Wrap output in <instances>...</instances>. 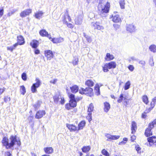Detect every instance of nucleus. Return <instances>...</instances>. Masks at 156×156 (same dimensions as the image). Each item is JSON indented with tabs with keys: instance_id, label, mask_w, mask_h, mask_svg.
<instances>
[{
	"instance_id": "obj_57",
	"label": "nucleus",
	"mask_w": 156,
	"mask_h": 156,
	"mask_svg": "<svg viewBox=\"0 0 156 156\" xmlns=\"http://www.w3.org/2000/svg\"><path fill=\"white\" fill-rule=\"evenodd\" d=\"M61 101H60V103L61 104L63 105L65 103V100L64 98L63 97H60Z\"/></svg>"
},
{
	"instance_id": "obj_33",
	"label": "nucleus",
	"mask_w": 156,
	"mask_h": 156,
	"mask_svg": "<svg viewBox=\"0 0 156 156\" xmlns=\"http://www.w3.org/2000/svg\"><path fill=\"white\" fill-rule=\"evenodd\" d=\"M19 45L17 43H15L12 46L7 47V50L8 51H10L11 52H12L13 50L15 49L16 47Z\"/></svg>"
},
{
	"instance_id": "obj_49",
	"label": "nucleus",
	"mask_w": 156,
	"mask_h": 156,
	"mask_svg": "<svg viewBox=\"0 0 156 156\" xmlns=\"http://www.w3.org/2000/svg\"><path fill=\"white\" fill-rule=\"evenodd\" d=\"M128 141V139L125 137L123 139V140L119 143V144H125Z\"/></svg>"
},
{
	"instance_id": "obj_24",
	"label": "nucleus",
	"mask_w": 156,
	"mask_h": 156,
	"mask_svg": "<svg viewBox=\"0 0 156 156\" xmlns=\"http://www.w3.org/2000/svg\"><path fill=\"white\" fill-rule=\"evenodd\" d=\"M70 89L72 93L75 94L78 91L79 88L77 85H74L70 87Z\"/></svg>"
},
{
	"instance_id": "obj_6",
	"label": "nucleus",
	"mask_w": 156,
	"mask_h": 156,
	"mask_svg": "<svg viewBox=\"0 0 156 156\" xmlns=\"http://www.w3.org/2000/svg\"><path fill=\"white\" fill-rule=\"evenodd\" d=\"M79 92L81 94H84L90 97L94 95L93 89L90 87H87L85 89L81 87L79 90Z\"/></svg>"
},
{
	"instance_id": "obj_25",
	"label": "nucleus",
	"mask_w": 156,
	"mask_h": 156,
	"mask_svg": "<svg viewBox=\"0 0 156 156\" xmlns=\"http://www.w3.org/2000/svg\"><path fill=\"white\" fill-rule=\"evenodd\" d=\"M94 89L95 91V93L97 95H100V86L98 83L95 84L94 87Z\"/></svg>"
},
{
	"instance_id": "obj_60",
	"label": "nucleus",
	"mask_w": 156,
	"mask_h": 156,
	"mask_svg": "<svg viewBox=\"0 0 156 156\" xmlns=\"http://www.w3.org/2000/svg\"><path fill=\"white\" fill-rule=\"evenodd\" d=\"M82 99V97H77L75 98V100L76 101V102H78L81 100Z\"/></svg>"
},
{
	"instance_id": "obj_26",
	"label": "nucleus",
	"mask_w": 156,
	"mask_h": 156,
	"mask_svg": "<svg viewBox=\"0 0 156 156\" xmlns=\"http://www.w3.org/2000/svg\"><path fill=\"white\" fill-rule=\"evenodd\" d=\"M86 124V122L84 120L81 121L78 124L77 128L78 131L82 129L85 126Z\"/></svg>"
},
{
	"instance_id": "obj_36",
	"label": "nucleus",
	"mask_w": 156,
	"mask_h": 156,
	"mask_svg": "<svg viewBox=\"0 0 156 156\" xmlns=\"http://www.w3.org/2000/svg\"><path fill=\"white\" fill-rule=\"evenodd\" d=\"M43 14V13L42 12V11H38L35 13L34 16L36 18L38 19H40L41 18V17Z\"/></svg>"
},
{
	"instance_id": "obj_53",
	"label": "nucleus",
	"mask_w": 156,
	"mask_h": 156,
	"mask_svg": "<svg viewBox=\"0 0 156 156\" xmlns=\"http://www.w3.org/2000/svg\"><path fill=\"white\" fill-rule=\"evenodd\" d=\"M136 138V136L135 135H132L131 137L130 140L132 142H134Z\"/></svg>"
},
{
	"instance_id": "obj_1",
	"label": "nucleus",
	"mask_w": 156,
	"mask_h": 156,
	"mask_svg": "<svg viewBox=\"0 0 156 156\" xmlns=\"http://www.w3.org/2000/svg\"><path fill=\"white\" fill-rule=\"evenodd\" d=\"M10 142L9 143L7 137L5 136L3 138L2 143L3 145L7 149H9L13 147L15 143L18 146H20L21 144V142L19 139L17 138L16 136H11L9 138Z\"/></svg>"
},
{
	"instance_id": "obj_44",
	"label": "nucleus",
	"mask_w": 156,
	"mask_h": 156,
	"mask_svg": "<svg viewBox=\"0 0 156 156\" xmlns=\"http://www.w3.org/2000/svg\"><path fill=\"white\" fill-rule=\"evenodd\" d=\"M149 112H147V111H146V109L145 110V111L141 115V117L142 119H146L147 116V114L149 113Z\"/></svg>"
},
{
	"instance_id": "obj_43",
	"label": "nucleus",
	"mask_w": 156,
	"mask_h": 156,
	"mask_svg": "<svg viewBox=\"0 0 156 156\" xmlns=\"http://www.w3.org/2000/svg\"><path fill=\"white\" fill-rule=\"evenodd\" d=\"M119 4L121 9H124L125 8V0H120L119 1Z\"/></svg>"
},
{
	"instance_id": "obj_7",
	"label": "nucleus",
	"mask_w": 156,
	"mask_h": 156,
	"mask_svg": "<svg viewBox=\"0 0 156 156\" xmlns=\"http://www.w3.org/2000/svg\"><path fill=\"white\" fill-rule=\"evenodd\" d=\"M35 81L36 83H33L31 87V92L33 93H35L37 91V88L39 87L41 84V82L38 78H36Z\"/></svg>"
},
{
	"instance_id": "obj_10",
	"label": "nucleus",
	"mask_w": 156,
	"mask_h": 156,
	"mask_svg": "<svg viewBox=\"0 0 156 156\" xmlns=\"http://www.w3.org/2000/svg\"><path fill=\"white\" fill-rule=\"evenodd\" d=\"M123 100H124L123 104L126 107L128 104L129 100L127 99L126 97L124 98L123 94H121L120 95L117 101L118 103H120L122 102Z\"/></svg>"
},
{
	"instance_id": "obj_32",
	"label": "nucleus",
	"mask_w": 156,
	"mask_h": 156,
	"mask_svg": "<svg viewBox=\"0 0 156 156\" xmlns=\"http://www.w3.org/2000/svg\"><path fill=\"white\" fill-rule=\"evenodd\" d=\"M127 30L129 32H133L135 30L134 26L132 24L128 25L126 27Z\"/></svg>"
},
{
	"instance_id": "obj_17",
	"label": "nucleus",
	"mask_w": 156,
	"mask_h": 156,
	"mask_svg": "<svg viewBox=\"0 0 156 156\" xmlns=\"http://www.w3.org/2000/svg\"><path fill=\"white\" fill-rule=\"evenodd\" d=\"M92 25L94 30H101L104 29V27L98 22L93 23Z\"/></svg>"
},
{
	"instance_id": "obj_38",
	"label": "nucleus",
	"mask_w": 156,
	"mask_h": 156,
	"mask_svg": "<svg viewBox=\"0 0 156 156\" xmlns=\"http://www.w3.org/2000/svg\"><path fill=\"white\" fill-rule=\"evenodd\" d=\"M131 85L130 82L129 81H127L125 83L124 86V88L125 90H127L129 89Z\"/></svg>"
},
{
	"instance_id": "obj_20",
	"label": "nucleus",
	"mask_w": 156,
	"mask_h": 156,
	"mask_svg": "<svg viewBox=\"0 0 156 156\" xmlns=\"http://www.w3.org/2000/svg\"><path fill=\"white\" fill-rule=\"evenodd\" d=\"M137 129L136 123L134 121H133L131 123V133L134 134L136 133Z\"/></svg>"
},
{
	"instance_id": "obj_13",
	"label": "nucleus",
	"mask_w": 156,
	"mask_h": 156,
	"mask_svg": "<svg viewBox=\"0 0 156 156\" xmlns=\"http://www.w3.org/2000/svg\"><path fill=\"white\" fill-rule=\"evenodd\" d=\"M46 112L44 110H39L36 112L35 115V118L37 119H40L45 115Z\"/></svg>"
},
{
	"instance_id": "obj_9",
	"label": "nucleus",
	"mask_w": 156,
	"mask_h": 156,
	"mask_svg": "<svg viewBox=\"0 0 156 156\" xmlns=\"http://www.w3.org/2000/svg\"><path fill=\"white\" fill-rule=\"evenodd\" d=\"M49 36L50 37H49V39L54 44L61 43L63 42L64 41V38L61 37L52 38L51 35H49Z\"/></svg>"
},
{
	"instance_id": "obj_58",
	"label": "nucleus",
	"mask_w": 156,
	"mask_h": 156,
	"mask_svg": "<svg viewBox=\"0 0 156 156\" xmlns=\"http://www.w3.org/2000/svg\"><path fill=\"white\" fill-rule=\"evenodd\" d=\"M151 102L154 105L156 104V97H154L152 99Z\"/></svg>"
},
{
	"instance_id": "obj_29",
	"label": "nucleus",
	"mask_w": 156,
	"mask_h": 156,
	"mask_svg": "<svg viewBox=\"0 0 156 156\" xmlns=\"http://www.w3.org/2000/svg\"><path fill=\"white\" fill-rule=\"evenodd\" d=\"M112 20L114 23H119L121 22V19L118 15H115L113 16Z\"/></svg>"
},
{
	"instance_id": "obj_16",
	"label": "nucleus",
	"mask_w": 156,
	"mask_h": 156,
	"mask_svg": "<svg viewBox=\"0 0 156 156\" xmlns=\"http://www.w3.org/2000/svg\"><path fill=\"white\" fill-rule=\"evenodd\" d=\"M16 43L20 45L24 44L25 43V41L23 36L21 35L18 36L17 37V42Z\"/></svg>"
},
{
	"instance_id": "obj_8",
	"label": "nucleus",
	"mask_w": 156,
	"mask_h": 156,
	"mask_svg": "<svg viewBox=\"0 0 156 156\" xmlns=\"http://www.w3.org/2000/svg\"><path fill=\"white\" fill-rule=\"evenodd\" d=\"M55 52H53L50 50L44 51V55L47 60H51L54 57Z\"/></svg>"
},
{
	"instance_id": "obj_31",
	"label": "nucleus",
	"mask_w": 156,
	"mask_h": 156,
	"mask_svg": "<svg viewBox=\"0 0 156 156\" xmlns=\"http://www.w3.org/2000/svg\"><path fill=\"white\" fill-rule=\"evenodd\" d=\"M109 69H111L108 63L105 64L102 66V70L104 72H107L109 71Z\"/></svg>"
},
{
	"instance_id": "obj_3",
	"label": "nucleus",
	"mask_w": 156,
	"mask_h": 156,
	"mask_svg": "<svg viewBox=\"0 0 156 156\" xmlns=\"http://www.w3.org/2000/svg\"><path fill=\"white\" fill-rule=\"evenodd\" d=\"M69 98H70L69 102L66 103L65 105V108L68 110H71L73 108L76 107L77 102L75 100V95L73 94H69L68 95Z\"/></svg>"
},
{
	"instance_id": "obj_62",
	"label": "nucleus",
	"mask_w": 156,
	"mask_h": 156,
	"mask_svg": "<svg viewBox=\"0 0 156 156\" xmlns=\"http://www.w3.org/2000/svg\"><path fill=\"white\" fill-rule=\"evenodd\" d=\"M5 154L6 156H12V154L9 151L6 152Z\"/></svg>"
},
{
	"instance_id": "obj_41",
	"label": "nucleus",
	"mask_w": 156,
	"mask_h": 156,
	"mask_svg": "<svg viewBox=\"0 0 156 156\" xmlns=\"http://www.w3.org/2000/svg\"><path fill=\"white\" fill-rule=\"evenodd\" d=\"M78 58L76 56L74 57L72 63L73 65H76L78 64Z\"/></svg>"
},
{
	"instance_id": "obj_22",
	"label": "nucleus",
	"mask_w": 156,
	"mask_h": 156,
	"mask_svg": "<svg viewBox=\"0 0 156 156\" xmlns=\"http://www.w3.org/2000/svg\"><path fill=\"white\" fill-rule=\"evenodd\" d=\"M39 34L41 36L43 37H46L48 38L50 37L49 35H51L50 34H49L44 29L41 30L39 31Z\"/></svg>"
},
{
	"instance_id": "obj_18",
	"label": "nucleus",
	"mask_w": 156,
	"mask_h": 156,
	"mask_svg": "<svg viewBox=\"0 0 156 156\" xmlns=\"http://www.w3.org/2000/svg\"><path fill=\"white\" fill-rule=\"evenodd\" d=\"M95 80H94L88 79L85 82V85L87 87H91L94 85Z\"/></svg>"
},
{
	"instance_id": "obj_63",
	"label": "nucleus",
	"mask_w": 156,
	"mask_h": 156,
	"mask_svg": "<svg viewBox=\"0 0 156 156\" xmlns=\"http://www.w3.org/2000/svg\"><path fill=\"white\" fill-rule=\"evenodd\" d=\"M34 53L36 55H38L40 53V51L38 49H36L34 51Z\"/></svg>"
},
{
	"instance_id": "obj_15",
	"label": "nucleus",
	"mask_w": 156,
	"mask_h": 156,
	"mask_svg": "<svg viewBox=\"0 0 156 156\" xmlns=\"http://www.w3.org/2000/svg\"><path fill=\"white\" fill-rule=\"evenodd\" d=\"M105 136L107 138V141L116 140L120 137V136L119 135H112L109 133L106 134Z\"/></svg>"
},
{
	"instance_id": "obj_52",
	"label": "nucleus",
	"mask_w": 156,
	"mask_h": 156,
	"mask_svg": "<svg viewBox=\"0 0 156 156\" xmlns=\"http://www.w3.org/2000/svg\"><path fill=\"white\" fill-rule=\"evenodd\" d=\"M4 100L5 102H7L10 100V98L8 96H5L4 98Z\"/></svg>"
},
{
	"instance_id": "obj_64",
	"label": "nucleus",
	"mask_w": 156,
	"mask_h": 156,
	"mask_svg": "<svg viewBox=\"0 0 156 156\" xmlns=\"http://www.w3.org/2000/svg\"><path fill=\"white\" fill-rule=\"evenodd\" d=\"M57 79H55L53 80L52 81H51L50 83H53V84H55L56 82L57 81Z\"/></svg>"
},
{
	"instance_id": "obj_42",
	"label": "nucleus",
	"mask_w": 156,
	"mask_h": 156,
	"mask_svg": "<svg viewBox=\"0 0 156 156\" xmlns=\"http://www.w3.org/2000/svg\"><path fill=\"white\" fill-rule=\"evenodd\" d=\"M102 154L105 156H110L109 153L105 149H103L101 151Z\"/></svg>"
},
{
	"instance_id": "obj_35",
	"label": "nucleus",
	"mask_w": 156,
	"mask_h": 156,
	"mask_svg": "<svg viewBox=\"0 0 156 156\" xmlns=\"http://www.w3.org/2000/svg\"><path fill=\"white\" fill-rule=\"evenodd\" d=\"M110 69H114L116 68L117 64L114 61H111L108 63Z\"/></svg>"
},
{
	"instance_id": "obj_5",
	"label": "nucleus",
	"mask_w": 156,
	"mask_h": 156,
	"mask_svg": "<svg viewBox=\"0 0 156 156\" xmlns=\"http://www.w3.org/2000/svg\"><path fill=\"white\" fill-rule=\"evenodd\" d=\"M156 126V119H154L153 121L150 122L147 127L145 129L144 133L145 136L146 137H149L153 135L152 129Z\"/></svg>"
},
{
	"instance_id": "obj_30",
	"label": "nucleus",
	"mask_w": 156,
	"mask_h": 156,
	"mask_svg": "<svg viewBox=\"0 0 156 156\" xmlns=\"http://www.w3.org/2000/svg\"><path fill=\"white\" fill-rule=\"evenodd\" d=\"M94 104L93 103H90L88 107L87 112L89 113H92V112L94 111Z\"/></svg>"
},
{
	"instance_id": "obj_47",
	"label": "nucleus",
	"mask_w": 156,
	"mask_h": 156,
	"mask_svg": "<svg viewBox=\"0 0 156 156\" xmlns=\"http://www.w3.org/2000/svg\"><path fill=\"white\" fill-rule=\"evenodd\" d=\"M21 78L24 81H25L27 80V75L26 73H23L21 75Z\"/></svg>"
},
{
	"instance_id": "obj_45",
	"label": "nucleus",
	"mask_w": 156,
	"mask_h": 156,
	"mask_svg": "<svg viewBox=\"0 0 156 156\" xmlns=\"http://www.w3.org/2000/svg\"><path fill=\"white\" fill-rule=\"evenodd\" d=\"M53 98L54 102L57 103L59 101V99H60V98L59 97V96L55 95L53 97Z\"/></svg>"
},
{
	"instance_id": "obj_34",
	"label": "nucleus",
	"mask_w": 156,
	"mask_h": 156,
	"mask_svg": "<svg viewBox=\"0 0 156 156\" xmlns=\"http://www.w3.org/2000/svg\"><path fill=\"white\" fill-rule=\"evenodd\" d=\"M142 99L143 102L146 105H147L149 103V99L148 97L146 95L142 96Z\"/></svg>"
},
{
	"instance_id": "obj_19",
	"label": "nucleus",
	"mask_w": 156,
	"mask_h": 156,
	"mask_svg": "<svg viewBox=\"0 0 156 156\" xmlns=\"http://www.w3.org/2000/svg\"><path fill=\"white\" fill-rule=\"evenodd\" d=\"M39 41L35 39L33 40L30 43V45L33 48L36 49L39 46Z\"/></svg>"
},
{
	"instance_id": "obj_48",
	"label": "nucleus",
	"mask_w": 156,
	"mask_h": 156,
	"mask_svg": "<svg viewBox=\"0 0 156 156\" xmlns=\"http://www.w3.org/2000/svg\"><path fill=\"white\" fill-rule=\"evenodd\" d=\"M87 118L89 122H90L92 120V113L88 112L87 115Z\"/></svg>"
},
{
	"instance_id": "obj_46",
	"label": "nucleus",
	"mask_w": 156,
	"mask_h": 156,
	"mask_svg": "<svg viewBox=\"0 0 156 156\" xmlns=\"http://www.w3.org/2000/svg\"><path fill=\"white\" fill-rule=\"evenodd\" d=\"M20 89H21V94L24 95L26 92L25 88L24 86L22 85L20 87Z\"/></svg>"
},
{
	"instance_id": "obj_14",
	"label": "nucleus",
	"mask_w": 156,
	"mask_h": 156,
	"mask_svg": "<svg viewBox=\"0 0 156 156\" xmlns=\"http://www.w3.org/2000/svg\"><path fill=\"white\" fill-rule=\"evenodd\" d=\"M31 12L32 9H27L21 12L20 13V16L22 18L25 17L29 15Z\"/></svg>"
},
{
	"instance_id": "obj_28",
	"label": "nucleus",
	"mask_w": 156,
	"mask_h": 156,
	"mask_svg": "<svg viewBox=\"0 0 156 156\" xmlns=\"http://www.w3.org/2000/svg\"><path fill=\"white\" fill-rule=\"evenodd\" d=\"M91 148V146L90 145L84 146L81 148V150L83 153H86L89 151Z\"/></svg>"
},
{
	"instance_id": "obj_27",
	"label": "nucleus",
	"mask_w": 156,
	"mask_h": 156,
	"mask_svg": "<svg viewBox=\"0 0 156 156\" xmlns=\"http://www.w3.org/2000/svg\"><path fill=\"white\" fill-rule=\"evenodd\" d=\"M114 58V57L113 55L108 53L106 54L105 59L106 61H110L112 60Z\"/></svg>"
},
{
	"instance_id": "obj_51",
	"label": "nucleus",
	"mask_w": 156,
	"mask_h": 156,
	"mask_svg": "<svg viewBox=\"0 0 156 156\" xmlns=\"http://www.w3.org/2000/svg\"><path fill=\"white\" fill-rule=\"evenodd\" d=\"M136 150L137 151L138 153H141V148L138 145H136L135 147Z\"/></svg>"
},
{
	"instance_id": "obj_11",
	"label": "nucleus",
	"mask_w": 156,
	"mask_h": 156,
	"mask_svg": "<svg viewBox=\"0 0 156 156\" xmlns=\"http://www.w3.org/2000/svg\"><path fill=\"white\" fill-rule=\"evenodd\" d=\"M147 140L150 146L156 145V136H151L147 137Z\"/></svg>"
},
{
	"instance_id": "obj_56",
	"label": "nucleus",
	"mask_w": 156,
	"mask_h": 156,
	"mask_svg": "<svg viewBox=\"0 0 156 156\" xmlns=\"http://www.w3.org/2000/svg\"><path fill=\"white\" fill-rule=\"evenodd\" d=\"M4 9L3 8H0V18L4 14Z\"/></svg>"
},
{
	"instance_id": "obj_4",
	"label": "nucleus",
	"mask_w": 156,
	"mask_h": 156,
	"mask_svg": "<svg viewBox=\"0 0 156 156\" xmlns=\"http://www.w3.org/2000/svg\"><path fill=\"white\" fill-rule=\"evenodd\" d=\"M72 20V19L69 16L68 10H66L65 14L62 17V21L63 23L66 24L68 28L72 29L74 27V25L68 22H71Z\"/></svg>"
},
{
	"instance_id": "obj_2",
	"label": "nucleus",
	"mask_w": 156,
	"mask_h": 156,
	"mask_svg": "<svg viewBox=\"0 0 156 156\" xmlns=\"http://www.w3.org/2000/svg\"><path fill=\"white\" fill-rule=\"evenodd\" d=\"M110 3L106 0H99L98 6V11L101 14L107 13L109 12L110 8Z\"/></svg>"
},
{
	"instance_id": "obj_23",
	"label": "nucleus",
	"mask_w": 156,
	"mask_h": 156,
	"mask_svg": "<svg viewBox=\"0 0 156 156\" xmlns=\"http://www.w3.org/2000/svg\"><path fill=\"white\" fill-rule=\"evenodd\" d=\"M104 111L106 112H108L110 108V104L107 102H105L104 103Z\"/></svg>"
},
{
	"instance_id": "obj_54",
	"label": "nucleus",
	"mask_w": 156,
	"mask_h": 156,
	"mask_svg": "<svg viewBox=\"0 0 156 156\" xmlns=\"http://www.w3.org/2000/svg\"><path fill=\"white\" fill-rule=\"evenodd\" d=\"M33 116H29L27 118V119L29 121V123L31 122L33 120Z\"/></svg>"
},
{
	"instance_id": "obj_40",
	"label": "nucleus",
	"mask_w": 156,
	"mask_h": 156,
	"mask_svg": "<svg viewBox=\"0 0 156 156\" xmlns=\"http://www.w3.org/2000/svg\"><path fill=\"white\" fill-rule=\"evenodd\" d=\"M149 107L146 108V111H147V112H150L151 110L154 107L155 105L152 104L151 102L150 103V105H149Z\"/></svg>"
},
{
	"instance_id": "obj_39",
	"label": "nucleus",
	"mask_w": 156,
	"mask_h": 156,
	"mask_svg": "<svg viewBox=\"0 0 156 156\" xmlns=\"http://www.w3.org/2000/svg\"><path fill=\"white\" fill-rule=\"evenodd\" d=\"M150 50L153 52H156V45L154 44H152L149 47Z\"/></svg>"
},
{
	"instance_id": "obj_37",
	"label": "nucleus",
	"mask_w": 156,
	"mask_h": 156,
	"mask_svg": "<svg viewBox=\"0 0 156 156\" xmlns=\"http://www.w3.org/2000/svg\"><path fill=\"white\" fill-rule=\"evenodd\" d=\"M82 20V19L80 18L79 17H77L74 20L75 24L77 25H80L81 24Z\"/></svg>"
},
{
	"instance_id": "obj_61",
	"label": "nucleus",
	"mask_w": 156,
	"mask_h": 156,
	"mask_svg": "<svg viewBox=\"0 0 156 156\" xmlns=\"http://www.w3.org/2000/svg\"><path fill=\"white\" fill-rule=\"evenodd\" d=\"M5 88L4 87H0V95L2 94L5 91Z\"/></svg>"
},
{
	"instance_id": "obj_50",
	"label": "nucleus",
	"mask_w": 156,
	"mask_h": 156,
	"mask_svg": "<svg viewBox=\"0 0 156 156\" xmlns=\"http://www.w3.org/2000/svg\"><path fill=\"white\" fill-rule=\"evenodd\" d=\"M41 106V104L39 102H37L33 105V107L35 110L38 109Z\"/></svg>"
},
{
	"instance_id": "obj_55",
	"label": "nucleus",
	"mask_w": 156,
	"mask_h": 156,
	"mask_svg": "<svg viewBox=\"0 0 156 156\" xmlns=\"http://www.w3.org/2000/svg\"><path fill=\"white\" fill-rule=\"evenodd\" d=\"M139 64H140L141 66L142 67L144 66H145V62L144 61L141 60L139 61Z\"/></svg>"
},
{
	"instance_id": "obj_21",
	"label": "nucleus",
	"mask_w": 156,
	"mask_h": 156,
	"mask_svg": "<svg viewBox=\"0 0 156 156\" xmlns=\"http://www.w3.org/2000/svg\"><path fill=\"white\" fill-rule=\"evenodd\" d=\"M44 152L47 154H52L54 152V150L52 147H47L44 148Z\"/></svg>"
},
{
	"instance_id": "obj_59",
	"label": "nucleus",
	"mask_w": 156,
	"mask_h": 156,
	"mask_svg": "<svg viewBox=\"0 0 156 156\" xmlns=\"http://www.w3.org/2000/svg\"><path fill=\"white\" fill-rule=\"evenodd\" d=\"M128 68L131 71H133L134 69L133 66L132 65H129L128 66Z\"/></svg>"
},
{
	"instance_id": "obj_12",
	"label": "nucleus",
	"mask_w": 156,
	"mask_h": 156,
	"mask_svg": "<svg viewBox=\"0 0 156 156\" xmlns=\"http://www.w3.org/2000/svg\"><path fill=\"white\" fill-rule=\"evenodd\" d=\"M66 127L69 130L70 132H78L77 126L73 124H69L67 123L66 124Z\"/></svg>"
}]
</instances>
